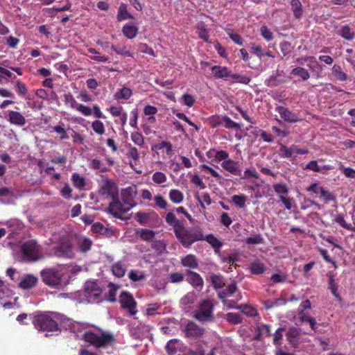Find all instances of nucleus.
<instances>
[{"label":"nucleus","instance_id":"nucleus-24","mask_svg":"<svg viewBox=\"0 0 355 355\" xmlns=\"http://www.w3.org/2000/svg\"><path fill=\"white\" fill-rule=\"evenodd\" d=\"M281 73L282 71L277 70L275 74L274 73L270 76V78L266 81L267 86L274 87L283 83L284 80L282 78H279V77L282 76Z\"/></svg>","mask_w":355,"mask_h":355},{"label":"nucleus","instance_id":"nucleus-1","mask_svg":"<svg viewBox=\"0 0 355 355\" xmlns=\"http://www.w3.org/2000/svg\"><path fill=\"white\" fill-rule=\"evenodd\" d=\"M173 232L177 239L186 248H189L196 241L204 240L200 229H188L185 227V223H178Z\"/></svg>","mask_w":355,"mask_h":355},{"label":"nucleus","instance_id":"nucleus-61","mask_svg":"<svg viewBox=\"0 0 355 355\" xmlns=\"http://www.w3.org/2000/svg\"><path fill=\"white\" fill-rule=\"evenodd\" d=\"M128 277L133 282H137L144 278L143 273L137 270H131L128 274Z\"/></svg>","mask_w":355,"mask_h":355},{"label":"nucleus","instance_id":"nucleus-15","mask_svg":"<svg viewBox=\"0 0 355 355\" xmlns=\"http://www.w3.org/2000/svg\"><path fill=\"white\" fill-rule=\"evenodd\" d=\"M302 334V329L295 327H290L286 333V337L288 343L293 347L299 345L298 338Z\"/></svg>","mask_w":355,"mask_h":355},{"label":"nucleus","instance_id":"nucleus-22","mask_svg":"<svg viewBox=\"0 0 355 355\" xmlns=\"http://www.w3.org/2000/svg\"><path fill=\"white\" fill-rule=\"evenodd\" d=\"M212 75L216 78H225L231 76V73L227 67L215 65L211 67Z\"/></svg>","mask_w":355,"mask_h":355},{"label":"nucleus","instance_id":"nucleus-17","mask_svg":"<svg viewBox=\"0 0 355 355\" xmlns=\"http://www.w3.org/2000/svg\"><path fill=\"white\" fill-rule=\"evenodd\" d=\"M323 159L312 160L309 162L304 167V170H309L313 172L324 173L327 171L332 169V166L330 165H319L318 162H322Z\"/></svg>","mask_w":355,"mask_h":355},{"label":"nucleus","instance_id":"nucleus-10","mask_svg":"<svg viewBox=\"0 0 355 355\" xmlns=\"http://www.w3.org/2000/svg\"><path fill=\"white\" fill-rule=\"evenodd\" d=\"M183 331L187 338L197 340L204 336L205 329L195 322L189 320L185 324Z\"/></svg>","mask_w":355,"mask_h":355},{"label":"nucleus","instance_id":"nucleus-6","mask_svg":"<svg viewBox=\"0 0 355 355\" xmlns=\"http://www.w3.org/2000/svg\"><path fill=\"white\" fill-rule=\"evenodd\" d=\"M42 282L47 286L57 288L62 285L61 272L55 268H46L41 271Z\"/></svg>","mask_w":355,"mask_h":355},{"label":"nucleus","instance_id":"nucleus-13","mask_svg":"<svg viewBox=\"0 0 355 355\" xmlns=\"http://www.w3.org/2000/svg\"><path fill=\"white\" fill-rule=\"evenodd\" d=\"M276 110L279 114L282 119L288 123H296L300 121L302 119L300 116L294 112H292L288 108L283 106H278L276 107Z\"/></svg>","mask_w":355,"mask_h":355},{"label":"nucleus","instance_id":"nucleus-21","mask_svg":"<svg viewBox=\"0 0 355 355\" xmlns=\"http://www.w3.org/2000/svg\"><path fill=\"white\" fill-rule=\"evenodd\" d=\"M8 120L11 124L20 127L24 125L26 122L25 117L17 111H9Z\"/></svg>","mask_w":355,"mask_h":355},{"label":"nucleus","instance_id":"nucleus-11","mask_svg":"<svg viewBox=\"0 0 355 355\" xmlns=\"http://www.w3.org/2000/svg\"><path fill=\"white\" fill-rule=\"evenodd\" d=\"M119 302L121 308L127 309L130 315H134L137 313V303L132 295L126 291H123L119 295Z\"/></svg>","mask_w":355,"mask_h":355},{"label":"nucleus","instance_id":"nucleus-28","mask_svg":"<svg viewBox=\"0 0 355 355\" xmlns=\"http://www.w3.org/2000/svg\"><path fill=\"white\" fill-rule=\"evenodd\" d=\"M182 264L184 267L196 268L198 266L196 257L193 254H188L182 259Z\"/></svg>","mask_w":355,"mask_h":355},{"label":"nucleus","instance_id":"nucleus-4","mask_svg":"<svg viewBox=\"0 0 355 355\" xmlns=\"http://www.w3.org/2000/svg\"><path fill=\"white\" fill-rule=\"evenodd\" d=\"M214 304L211 300H205L193 312V317L202 324L213 322L214 320Z\"/></svg>","mask_w":355,"mask_h":355},{"label":"nucleus","instance_id":"nucleus-63","mask_svg":"<svg viewBox=\"0 0 355 355\" xmlns=\"http://www.w3.org/2000/svg\"><path fill=\"white\" fill-rule=\"evenodd\" d=\"M80 248L82 252H87L90 250L92 246V241L88 239H83L80 241Z\"/></svg>","mask_w":355,"mask_h":355},{"label":"nucleus","instance_id":"nucleus-5","mask_svg":"<svg viewBox=\"0 0 355 355\" xmlns=\"http://www.w3.org/2000/svg\"><path fill=\"white\" fill-rule=\"evenodd\" d=\"M53 255L59 258L73 259L75 252L71 241L66 236L59 238L53 247Z\"/></svg>","mask_w":355,"mask_h":355},{"label":"nucleus","instance_id":"nucleus-18","mask_svg":"<svg viewBox=\"0 0 355 355\" xmlns=\"http://www.w3.org/2000/svg\"><path fill=\"white\" fill-rule=\"evenodd\" d=\"M137 192L135 188L128 187L123 190L121 192L122 201L126 206L132 205V207L136 205L134 198L136 196Z\"/></svg>","mask_w":355,"mask_h":355},{"label":"nucleus","instance_id":"nucleus-32","mask_svg":"<svg viewBox=\"0 0 355 355\" xmlns=\"http://www.w3.org/2000/svg\"><path fill=\"white\" fill-rule=\"evenodd\" d=\"M291 74L295 76H299L303 80H306L310 78V74H309V71L306 69L301 67H297L294 68L291 71Z\"/></svg>","mask_w":355,"mask_h":355},{"label":"nucleus","instance_id":"nucleus-27","mask_svg":"<svg viewBox=\"0 0 355 355\" xmlns=\"http://www.w3.org/2000/svg\"><path fill=\"white\" fill-rule=\"evenodd\" d=\"M137 27L132 24H125L122 28L123 35L128 39L134 38L137 35Z\"/></svg>","mask_w":355,"mask_h":355},{"label":"nucleus","instance_id":"nucleus-31","mask_svg":"<svg viewBox=\"0 0 355 355\" xmlns=\"http://www.w3.org/2000/svg\"><path fill=\"white\" fill-rule=\"evenodd\" d=\"M250 270L254 275H261L264 272L266 266L263 263L256 261L251 263Z\"/></svg>","mask_w":355,"mask_h":355},{"label":"nucleus","instance_id":"nucleus-52","mask_svg":"<svg viewBox=\"0 0 355 355\" xmlns=\"http://www.w3.org/2000/svg\"><path fill=\"white\" fill-rule=\"evenodd\" d=\"M294 153L293 146L288 148L286 146H282L279 149V155L281 157H291Z\"/></svg>","mask_w":355,"mask_h":355},{"label":"nucleus","instance_id":"nucleus-62","mask_svg":"<svg viewBox=\"0 0 355 355\" xmlns=\"http://www.w3.org/2000/svg\"><path fill=\"white\" fill-rule=\"evenodd\" d=\"M130 114L132 115V117L130 119V125L132 128L137 129L138 110L137 108L133 109L131 111Z\"/></svg>","mask_w":355,"mask_h":355},{"label":"nucleus","instance_id":"nucleus-20","mask_svg":"<svg viewBox=\"0 0 355 355\" xmlns=\"http://www.w3.org/2000/svg\"><path fill=\"white\" fill-rule=\"evenodd\" d=\"M38 281L37 277L33 275L28 274L23 277L22 279L19 284V287L24 290H28L35 286Z\"/></svg>","mask_w":355,"mask_h":355},{"label":"nucleus","instance_id":"nucleus-48","mask_svg":"<svg viewBox=\"0 0 355 355\" xmlns=\"http://www.w3.org/2000/svg\"><path fill=\"white\" fill-rule=\"evenodd\" d=\"M284 331V327L278 328L274 334L273 344L276 346H280L282 344L283 334L282 331Z\"/></svg>","mask_w":355,"mask_h":355},{"label":"nucleus","instance_id":"nucleus-7","mask_svg":"<svg viewBox=\"0 0 355 355\" xmlns=\"http://www.w3.org/2000/svg\"><path fill=\"white\" fill-rule=\"evenodd\" d=\"M33 323L34 327L40 331H53L58 329L57 322L46 314L35 316Z\"/></svg>","mask_w":355,"mask_h":355},{"label":"nucleus","instance_id":"nucleus-26","mask_svg":"<svg viewBox=\"0 0 355 355\" xmlns=\"http://www.w3.org/2000/svg\"><path fill=\"white\" fill-rule=\"evenodd\" d=\"M137 234L145 241H150L155 236V232L153 230L148 229H140L136 232Z\"/></svg>","mask_w":355,"mask_h":355},{"label":"nucleus","instance_id":"nucleus-59","mask_svg":"<svg viewBox=\"0 0 355 355\" xmlns=\"http://www.w3.org/2000/svg\"><path fill=\"white\" fill-rule=\"evenodd\" d=\"M129 146V150L127 152L126 155L132 158L135 162H137L139 159V154L137 149L132 146L131 144H130Z\"/></svg>","mask_w":355,"mask_h":355},{"label":"nucleus","instance_id":"nucleus-25","mask_svg":"<svg viewBox=\"0 0 355 355\" xmlns=\"http://www.w3.org/2000/svg\"><path fill=\"white\" fill-rule=\"evenodd\" d=\"M112 271L114 275L117 277H123L126 271V268L124 263L122 261H118L115 263L112 266Z\"/></svg>","mask_w":355,"mask_h":355},{"label":"nucleus","instance_id":"nucleus-60","mask_svg":"<svg viewBox=\"0 0 355 355\" xmlns=\"http://www.w3.org/2000/svg\"><path fill=\"white\" fill-rule=\"evenodd\" d=\"M260 31L262 37L267 41H270L273 39L272 32L266 26H261Z\"/></svg>","mask_w":355,"mask_h":355},{"label":"nucleus","instance_id":"nucleus-23","mask_svg":"<svg viewBox=\"0 0 355 355\" xmlns=\"http://www.w3.org/2000/svg\"><path fill=\"white\" fill-rule=\"evenodd\" d=\"M157 217V214L153 211L150 213L137 212L136 214L137 220L141 225L148 224L150 218Z\"/></svg>","mask_w":355,"mask_h":355},{"label":"nucleus","instance_id":"nucleus-46","mask_svg":"<svg viewBox=\"0 0 355 355\" xmlns=\"http://www.w3.org/2000/svg\"><path fill=\"white\" fill-rule=\"evenodd\" d=\"M227 321L232 324H238L242 322L241 315L235 313H228L225 317Z\"/></svg>","mask_w":355,"mask_h":355},{"label":"nucleus","instance_id":"nucleus-9","mask_svg":"<svg viewBox=\"0 0 355 355\" xmlns=\"http://www.w3.org/2000/svg\"><path fill=\"white\" fill-rule=\"evenodd\" d=\"M132 208V205L126 206L123 202H121L117 196L109 205L108 212L114 218L123 219L122 216L130 211Z\"/></svg>","mask_w":355,"mask_h":355},{"label":"nucleus","instance_id":"nucleus-30","mask_svg":"<svg viewBox=\"0 0 355 355\" xmlns=\"http://www.w3.org/2000/svg\"><path fill=\"white\" fill-rule=\"evenodd\" d=\"M109 291L107 293V295L105 297V299L107 301H109L110 302H116V295L117 290L119 288V286H116L113 283H109L108 284Z\"/></svg>","mask_w":355,"mask_h":355},{"label":"nucleus","instance_id":"nucleus-38","mask_svg":"<svg viewBox=\"0 0 355 355\" xmlns=\"http://www.w3.org/2000/svg\"><path fill=\"white\" fill-rule=\"evenodd\" d=\"M111 49L116 52L117 54L127 56V57H132L133 54L127 50L126 46L123 45H114L112 44L111 46Z\"/></svg>","mask_w":355,"mask_h":355},{"label":"nucleus","instance_id":"nucleus-34","mask_svg":"<svg viewBox=\"0 0 355 355\" xmlns=\"http://www.w3.org/2000/svg\"><path fill=\"white\" fill-rule=\"evenodd\" d=\"M128 19H133V16L126 10V6L123 3L120 5L117 14L118 21H122Z\"/></svg>","mask_w":355,"mask_h":355},{"label":"nucleus","instance_id":"nucleus-64","mask_svg":"<svg viewBox=\"0 0 355 355\" xmlns=\"http://www.w3.org/2000/svg\"><path fill=\"white\" fill-rule=\"evenodd\" d=\"M154 200H155L156 205L158 207H159L160 209H166L167 202L162 196H160V195L155 196L154 197Z\"/></svg>","mask_w":355,"mask_h":355},{"label":"nucleus","instance_id":"nucleus-54","mask_svg":"<svg viewBox=\"0 0 355 355\" xmlns=\"http://www.w3.org/2000/svg\"><path fill=\"white\" fill-rule=\"evenodd\" d=\"M64 98L65 104L69 105L70 107L73 109H76L78 105V103L76 102L71 93L65 94L64 95Z\"/></svg>","mask_w":355,"mask_h":355},{"label":"nucleus","instance_id":"nucleus-14","mask_svg":"<svg viewBox=\"0 0 355 355\" xmlns=\"http://www.w3.org/2000/svg\"><path fill=\"white\" fill-rule=\"evenodd\" d=\"M100 193L102 195H107L113 200L118 196L117 185L110 180H106L103 185L100 189Z\"/></svg>","mask_w":355,"mask_h":355},{"label":"nucleus","instance_id":"nucleus-58","mask_svg":"<svg viewBox=\"0 0 355 355\" xmlns=\"http://www.w3.org/2000/svg\"><path fill=\"white\" fill-rule=\"evenodd\" d=\"M152 180L157 184H162L166 181V176L164 173L157 171L153 175Z\"/></svg>","mask_w":355,"mask_h":355},{"label":"nucleus","instance_id":"nucleus-45","mask_svg":"<svg viewBox=\"0 0 355 355\" xmlns=\"http://www.w3.org/2000/svg\"><path fill=\"white\" fill-rule=\"evenodd\" d=\"M340 32V35L347 40H352L354 37V33L347 25L343 26Z\"/></svg>","mask_w":355,"mask_h":355},{"label":"nucleus","instance_id":"nucleus-39","mask_svg":"<svg viewBox=\"0 0 355 355\" xmlns=\"http://www.w3.org/2000/svg\"><path fill=\"white\" fill-rule=\"evenodd\" d=\"M332 72L338 80L340 81H345L347 80L348 76L342 71L340 66L334 64L332 67Z\"/></svg>","mask_w":355,"mask_h":355},{"label":"nucleus","instance_id":"nucleus-41","mask_svg":"<svg viewBox=\"0 0 355 355\" xmlns=\"http://www.w3.org/2000/svg\"><path fill=\"white\" fill-rule=\"evenodd\" d=\"M166 223L173 226V231L175 230V228H176V225L179 223H185V220L184 219L179 220L177 219L175 216L172 212H168L166 216Z\"/></svg>","mask_w":355,"mask_h":355},{"label":"nucleus","instance_id":"nucleus-12","mask_svg":"<svg viewBox=\"0 0 355 355\" xmlns=\"http://www.w3.org/2000/svg\"><path fill=\"white\" fill-rule=\"evenodd\" d=\"M306 191L312 192L315 194H320L325 202L334 200L336 201V196L334 193L325 189L323 187H320L318 183H313L306 188Z\"/></svg>","mask_w":355,"mask_h":355},{"label":"nucleus","instance_id":"nucleus-3","mask_svg":"<svg viewBox=\"0 0 355 355\" xmlns=\"http://www.w3.org/2000/svg\"><path fill=\"white\" fill-rule=\"evenodd\" d=\"M21 251L24 261L35 262L42 257V248L35 240L25 241L21 245Z\"/></svg>","mask_w":355,"mask_h":355},{"label":"nucleus","instance_id":"nucleus-47","mask_svg":"<svg viewBox=\"0 0 355 355\" xmlns=\"http://www.w3.org/2000/svg\"><path fill=\"white\" fill-rule=\"evenodd\" d=\"M72 181L74 186L79 189L83 188L85 185V178L76 173L72 175Z\"/></svg>","mask_w":355,"mask_h":355},{"label":"nucleus","instance_id":"nucleus-53","mask_svg":"<svg viewBox=\"0 0 355 355\" xmlns=\"http://www.w3.org/2000/svg\"><path fill=\"white\" fill-rule=\"evenodd\" d=\"M131 140L139 146H143L144 144V138L141 134L138 132H132Z\"/></svg>","mask_w":355,"mask_h":355},{"label":"nucleus","instance_id":"nucleus-44","mask_svg":"<svg viewBox=\"0 0 355 355\" xmlns=\"http://www.w3.org/2000/svg\"><path fill=\"white\" fill-rule=\"evenodd\" d=\"M53 132H55L58 135H60V138L61 140L67 139L69 138V136L67 134V132L64 129V124L61 123L54 127H51Z\"/></svg>","mask_w":355,"mask_h":355},{"label":"nucleus","instance_id":"nucleus-19","mask_svg":"<svg viewBox=\"0 0 355 355\" xmlns=\"http://www.w3.org/2000/svg\"><path fill=\"white\" fill-rule=\"evenodd\" d=\"M187 281L199 291L202 288L203 279L201 276L196 272L187 270Z\"/></svg>","mask_w":355,"mask_h":355},{"label":"nucleus","instance_id":"nucleus-51","mask_svg":"<svg viewBox=\"0 0 355 355\" xmlns=\"http://www.w3.org/2000/svg\"><path fill=\"white\" fill-rule=\"evenodd\" d=\"M176 342H177V340L172 339V340H170L166 343L165 349H166V352H167V354L168 355H175L177 353L178 349H177V347L175 346Z\"/></svg>","mask_w":355,"mask_h":355},{"label":"nucleus","instance_id":"nucleus-57","mask_svg":"<svg viewBox=\"0 0 355 355\" xmlns=\"http://www.w3.org/2000/svg\"><path fill=\"white\" fill-rule=\"evenodd\" d=\"M92 127L94 131L98 135H103L105 132L103 123L101 121H95L92 123Z\"/></svg>","mask_w":355,"mask_h":355},{"label":"nucleus","instance_id":"nucleus-50","mask_svg":"<svg viewBox=\"0 0 355 355\" xmlns=\"http://www.w3.org/2000/svg\"><path fill=\"white\" fill-rule=\"evenodd\" d=\"M273 189L277 193L280 194V196H282L284 194L286 195L288 193V189L287 185L283 182L275 184L273 185Z\"/></svg>","mask_w":355,"mask_h":355},{"label":"nucleus","instance_id":"nucleus-40","mask_svg":"<svg viewBox=\"0 0 355 355\" xmlns=\"http://www.w3.org/2000/svg\"><path fill=\"white\" fill-rule=\"evenodd\" d=\"M247 198L245 195H234L232 197V202L239 208H244L245 207V202Z\"/></svg>","mask_w":355,"mask_h":355},{"label":"nucleus","instance_id":"nucleus-55","mask_svg":"<svg viewBox=\"0 0 355 355\" xmlns=\"http://www.w3.org/2000/svg\"><path fill=\"white\" fill-rule=\"evenodd\" d=\"M206 241L214 248L218 249L222 246V243L213 234H209Z\"/></svg>","mask_w":355,"mask_h":355},{"label":"nucleus","instance_id":"nucleus-42","mask_svg":"<svg viewBox=\"0 0 355 355\" xmlns=\"http://www.w3.org/2000/svg\"><path fill=\"white\" fill-rule=\"evenodd\" d=\"M236 309H240L243 314L250 317H254L257 314L255 309L248 305L236 306Z\"/></svg>","mask_w":355,"mask_h":355},{"label":"nucleus","instance_id":"nucleus-35","mask_svg":"<svg viewBox=\"0 0 355 355\" xmlns=\"http://www.w3.org/2000/svg\"><path fill=\"white\" fill-rule=\"evenodd\" d=\"M291 5L295 18L299 19L302 15V6L299 0H291Z\"/></svg>","mask_w":355,"mask_h":355},{"label":"nucleus","instance_id":"nucleus-37","mask_svg":"<svg viewBox=\"0 0 355 355\" xmlns=\"http://www.w3.org/2000/svg\"><path fill=\"white\" fill-rule=\"evenodd\" d=\"M132 94V92L130 88L123 87L119 92L115 93L114 98L117 100H119V99L128 100L130 98Z\"/></svg>","mask_w":355,"mask_h":355},{"label":"nucleus","instance_id":"nucleus-33","mask_svg":"<svg viewBox=\"0 0 355 355\" xmlns=\"http://www.w3.org/2000/svg\"><path fill=\"white\" fill-rule=\"evenodd\" d=\"M236 291V285L235 282L230 284L225 290L218 293L220 299H225L227 297L232 295Z\"/></svg>","mask_w":355,"mask_h":355},{"label":"nucleus","instance_id":"nucleus-2","mask_svg":"<svg viewBox=\"0 0 355 355\" xmlns=\"http://www.w3.org/2000/svg\"><path fill=\"white\" fill-rule=\"evenodd\" d=\"M82 339L96 348L107 347L115 341L113 334L105 331L98 334L92 331H87L83 334Z\"/></svg>","mask_w":355,"mask_h":355},{"label":"nucleus","instance_id":"nucleus-43","mask_svg":"<svg viewBox=\"0 0 355 355\" xmlns=\"http://www.w3.org/2000/svg\"><path fill=\"white\" fill-rule=\"evenodd\" d=\"M210 279L211 284L214 287V288H221L225 286L223 277L220 275H212L210 277Z\"/></svg>","mask_w":355,"mask_h":355},{"label":"nucleus","instance_id":"nucleus-29","mask_svg":"<svg viewBox=\"0 0 355 355\" xmlns=\"http://www.w3.org/2000/svg\"><path fill=\"white\" fill-rule=\"evenodd\" d=\"M196 298L194 291L189 292L180 299V303L182 306H189L195 302Z\"/></svg>","mask_w":355,"mask_h":355},{"label":"nucleus","instance_id":"nucleus-16","mask_svg":"<svg viewBox=\"0 0 355 355\" xmlns=\"http://www.w3.org/2000/svg\"><path fill=\"white\" fill-rule=\"evenodd\" d=\"M221 166L232 175L241 176L242 170L240 164L237 162L232 159L225 160L221 164Z\"/></svg>","mask_w":355,"mask_h":355},{"label":"nucleus","instance_id":"nucleus-49","mask_svg":"<svg viewBox=\"0 0 355 355\" xmlns=\"http://www.w3.org/2000/svg\"><path fill=\"white\" fill-rule=\"evenodd\" d=\"M223 126L227 129L239 130L240 125L232 121L229 116H224Z\"/></svg>","mask_w":355,"mask_h":355},{"label":"nucleus","instance_id":"nucleus-56","mask_svg":"<svg viewBox=\"0 0 355 355\" xmlns=\"http://www.w3.org/2000/svg\"><path fill=\"white\" fill-rule=\"evenodd\" d=\"M247 244L255 245L263 243V238L261 234H256L250 237H248L245 241Z\"/></svg>","mask_w":355,"mask_h":355},{"label":"nucleus","instance_id":"nucleus-8","mask_svg":"<svg viewBox=\"0 0 355 355\" xmlns=\"http://www.w3.org/2000/svg\"><path fill=\"white\" fill-rule=\"evenodd\" d=\"M102 290L96 282L87 281L85 284V295L90 303H99L102 301Z\"/></svg>","mask_w":355,"mask_h":355},{"label":"nucleus","instance_id":"nucleus-36","mask_svg":"<svg viewBox=\"0 0 355 355\" xmlns=\"http://www.w3.org/2000/svg\"><path fill=\"white\" fill-rule=\"evenodd\" d=\"M169 198L173 202L179 204L182 202L184 196L180 191L178 189H172L169 192Z\"/></svg>","mask_w":355,"mask_h":355}]
</instances>
